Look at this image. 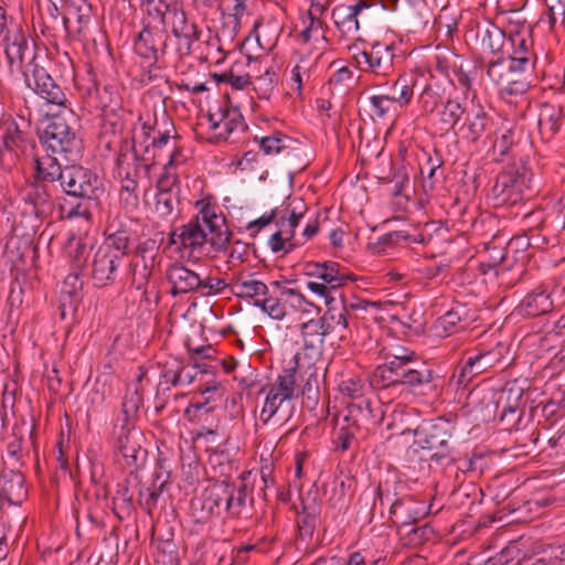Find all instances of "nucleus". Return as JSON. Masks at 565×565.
<instances>
[{
  "label": "nucleus",
  "mask_w": 565,
  "mask_h": 565,
  "mask_svg": "<svg viewBox=\"0 0 565 565\" xmlns=\"http://www.w3.org/2000/svg\"><path fill=\"white\" fill-rule=\"evenodd\" d=\"M142 402L139 388L129 387L122 398L120 416L117 417L111 433L114 449L122 456L126 465L135 470L142 467L148 457V450L143 447L145 436L135 425Z\"/></svg>",
  "instance_id": "f257e3e1"
},
{
  "label": "nucleus",
  "mask_w": 565,
  "mask_h": 565,
  "mask_svg": "<svg viewBox=\"0 0 565 565\" xmlns=\"http://www.w3.org/2000/svg\"><path fill=\"white\" fill-rule=\"evenodd\" d=\"M181 247L189 249L190 255H202L203 247L210 243L214 250H225L232 238L223 214L216 213V206L203 203L199 213L186 224L179 227Z\"/></svg>",
  "instance_id": "f03ea898"
},
{
  "label": "nucleus",
  "mask_w": 565,
  "mask_h": 565,
  "mask_svg": "<svg viewBox=\"0 0 565 565\" xmlns=\"http://www.w3.org/2000/svg\"><path fill=\"white\" fill-rule=\"evenodd\" d=\"M386 373L371 376V385L380 390L404 387L408 393L418 396H428L437 392L438 376L435 371L423 361H398L391 365Z\"/></svg>",
  "instance_id": "7ed1b4c3"
},
{
  "label": "nucleus",
  "mask_w": 565,
  "mask_h": 565,
  "mask_svg": "<svg viewBox=\"0 0 565 565\" xmlns=\"http://www.w3.org/2000/svg\"><path fill=\"white\" fill-rule=\"evenodd\" d=\"M97 181V175L88 169L75 164L65 166V175L58 184L64 193L60 210L65 218L90 217V203L96 198Z\"/></svg>",
  "instance_id": "20e7f679"
},
{
  "label": "nucleus",
  "mask_w": 565,
  "mask_h": 565,
  "mask_svg": "<svg viewBox=\"0 0 565 565\" xmlns=\"http://www.w3.org/2000/svg\"><path fill=\"white\" fill-rule=\"evenodd\" d=\"M456 424L445 417L424 420L414 430L415 444L431 450L429 461L449 467L456 465L461 455L455 447Z\"/></svg>",
  "instance_id": "39448f33"
},
{
  "label": "nucleus",
  "mask_w": 565,
  "mask_h": 565,
  "mask_svg": "<svg viewBox=\"0 0 565 565\" xmlns=\"http://www.w3.org/2000/svg\"><path fill=\"white\" fill-rule=\"evenodd\" d=\"M31 125L23 116L10 117L0 124V166L6 170L15 167L20 157L34 148Z\"/></svg>",
  "instance_id": "423d86ee"
},
{
  "label": "nucleus",
  "mask_w": 565,
  "mask_h": 565,
  "mask_svg": "<svg viewBox=\"0 0 565 565\" xmlns=\"http://www.w3.org/2000/svg\"><path fill=\"white\" fill-rule=\"evenodd\" d=\"M0 43L11 73L21 70L25 60L33 56V40L22 23L8 17L6 9L0 6Z\"/></svg>",
  "instance_id": "0eeeda50"
},
{
  "label": "nucleus",
  "mask_w": 565,
  "mask_h": 565,
  "mask_svg": "<svg viewBox=\"0 0 565 565\" xmlns=\"http://www.w3.org/2000/svg\"><path fill=\"white\" fill-rule=\"evenodd\" d=\"M532 173L525 166L510 168L500 172L492 186L495 204L514 205L530 199L534 191L531 189Z\"/></svg>",
  "instance_id": "6e6552de"
},
{
  "label": "nucleus",
  "mask_w": 565,
  "mask_h": 565,
  "mask_svg": "<svg viewBox=\"0 0 565 565\" xmlns=\"http://www.w3.org/2000/svg\"><path fill=\"white\" fill-rule=\"evenodd\" d=\"M505 352L507 349L502 343H498L490 350L465 351L463 358L456 366L452 380L456 381L457 386L466 387L478 375L501 364Z\"/></svg>",
  "instance_id": "1a4fd4ad"
},
{
  "label": "nucleus",
  "mask_w": 565,
  "mask_h": 565,
  "mask_svg": "<svg viewBox=\"0 0 565 565\" xmlns=\"http://www.w3.org/2000/svg\"><path fill=\"white\" fill-rule=\"evenodd\" d=\"M35 43L33 44V56L25 60L21 70L24 75L28 87L34 90L36 95L43 98L47 104L65 106L67 98L61 85L53 79L49 72L36 63Z\"/></svg>",
  "instance_id": "9d476101"
},
{
  "label": "nucleus",
  "mask_w": 565,
  "mask_h": 565,
  "mask_svg": "<svg viewBox=\"0 0 565 565\" xmlns=\"http://www.w3.org/2000/svg\"><path fill=\"white\" fill-rule=\"evenodd\" d=\"M355 47L351 46L350 50H355ZM394 56L393 44L375 41L371 44L370 49L354 51L352 60L362 72L387 75L393 66Z\"/></svg>",
  "instance_id": "9b49d317"
},
{
  "label": "nucleus",
  "mask_w": 565,
  "mask_h": 565,
  "mask_svg": "<svg viewBox=\"0 0 565 565\" xmlns=\"http://www.w3.org/2000/svg\"><path fill=\"white\" fill-rule=\"evenodd\" d=\"M40 142L46 152L66 154L75 148L76 134L65 118L56 115L50 118L40 135Z\"/></svg>",
  "instance_id": "f8f14e48"
},
{
  "label": "nucleus",
  "mask_w": 565,
  "mask_h": 565,
  "mask_svg": "<svg viewBox=\"0 0 565 565\" xmlns=\"http://www.w3.org/2000/svg\"><path fill=\"white\" fill-rule=\"evenodd\" d=\"M255 141L259 142V148L264 154H277L278 160L282 168L302 169V161L300 160V148L294 146L295 142L291 138L278 132L275 136L263 137Z\"/></svg>",
  "instance_id": "ddd939ff"
},
{
  "label": "nucleus",
  "mask_w": 565,
  "mask_h": 565,
  "mask_svg": "<svg viewBox=\"0 0 565 565\" xmlns=\"http://www.w3.org/2000/svg\"><path fill=\"white\" fill-rule=\"evenodd\" d=\"M168 35L150 23H143L142 30L134 40V51L149 63H158L160 56L166 54Z\"/></svg>",
  "instance_id": "4468645a"
},
{
  "label": "nucleus",
  "mask_w": 565,
  "mask_h": 565,
  "mask_svg": "<svg viewBox=\"0 0 565 565\" xmlns=\"http://www.w3.org/2000/svg\"><path fill=\"white\" fill-rule=\"evenodd\" d=\"M171 33L177 39V52L180 56L191 54L192 45L200 39V30L188 20L185 11L177 6L171 8Z\"/></svg>",
  "instance_id": "2eb2a0df"
},
{
  "label": "nucleus",
  "mask_w": 565,
  "mask_h": 565,
  "mask_svg": "<svg viewBox=\"0 0 565 565\" xmlns=\"http://www.w3.org/2000/svg\"><path fill=\"white\" fill-rule=\"evenodd\" d=\"M138 493V502L142 503L143 487L136 471H130L127 478L117 484V491L113 498V511L122 520L129 516L135 509V493Z\"/></svg>",
  "instance_id": "dca6fc26"
},
{
  "label": "nucleus",
  "mask_w": 565,
  "mask_h": 565,
  "mask_svg": "<svg viewBox=\"0 0 565 565\" xmlns=\"http://www.w3.org/2000/svg\"><path fill=\"white\" fill-rule=\"evenodd\" d=\"M252 471H245L241 475L238 483H230L227 481H222L220 483V489H223V491L226 492L223 503L225 504V510L231 516H239L242 509L245 508L247 503L253 505L254 498L248 483Z\"/></svg>",
  "instance_id": "f3484780"
},
{
  "label": "nucleus",
  "mask_w": 565,
  "mask_h": 565,
  "mask_svg": "<svg viewBox=\"0 0 565 565\" xmlns=\"http://www.w3.org/2000/svg\"><path fill=\"white\" fill-rule=\"evenodd\" d=\"M121 259L111 254L108 247L99 246L90 263V277L98 288L113 284L117 277Z\"/></svg>",
  "instance_id": "a211bd4d"
},
{
  "label": "nucleus",
  "mask_w": 565,
  "mask_h": 565,
  "mask_svg": "<svg viewBox=\"0 0 565 565\" xmlns=\"http://www.w3.org/2000/svg\"><path fill=\"white\" fill-rule=\"evenodd\" d=\"M388 511L393 524L399 529L415 525L428 514L425 501L417 500L408 493L395 505L393 503Z\"/></svg>",
  "instance_id": "6ab92c4d"
},
{
  "label": "nucleus",
  "mask_w": 565,
  "mask_h": 565,
  "mask_svg": "<svg viewBox=\"0 0 565 565\" xmlns=\"http://www.w3.org/2000/svg\"><path fill=\"white\" fill-rule=\"evenodd\" d=\"M226 492L220 489V484H214L205 489L201 495L191 501V513L195 523L207 522L220 509Z\"/></svg>",
  "instance_id": "aec40b11"
},
{
  "label": "nucleus",
  "mask_w": 565,
  "mask_h": 565,
  "mask_svg": "<svg viewBox=\"0 0 565 565\" xmlns=\"http://www.w3.org/2000/svg\"><path fill=\"white\" fill-rule=\"evenodd\" d=\"M492 126V117L479 105L477 109L467 111L465 121L459 126L458 135L463 140L476 143L483 135L491 132Z\"/></svg>",
  "instance_id": "412c9836"
},
{
  "label": "nucleus",
  "mask_w": 565,
  "mask_h": 565,
  "mask_svg": "<svg viewBox=\"0 0 565 565\" xmlns=\"http://www.w3.org/2000/svg\"><path fill=\"white\" fill-rule=\"evenodd\" d=\"M554 302L551 291L544 285H537L526 292L516 310L524 317H539L552 312Z\"/></svg>",
  "instance_id": "4be33fe9"
},
{
  "label": "nucleus",
  "mask_w": 565,
  "mask_h": 565,
  "mask_svg": "<svg viewBox=\"0 0 565 565\" xmlns=\"http://www.w3.org/2000/svg\"><path fill=\"white\" fill-rule=\"evenodd\" d=\"M0 494L13 505H20L26 499L25 479L19 468L4 467L1 470Z\"/></svg>",
  "instance_id": "5701e85b"
},
{
  "label": "nucleus",
  "mask_w": 565,
  "mask_h": 565,
  "mask_svg": "<svg viewBox=\"0 0 565 565\" xmlns=\"http://www.w3.org/2000/svg\"><path fill=\"white\" fill-rule=\"evenodd\" d=\"M407 493L406 483L399 478L395 471H387L384 473L376 486L374 507L380 503L381 507L399 502V500Z\"/></svg>",
  "instance_id": "b1692460"
},
{
  "label": "nucleus",
  "mask_w": 565,
  "mask_h": 565,
  "mask_svg": "<svg viewBox=\"0 0 565 565\" xmlns=\"http://www.w3.org/2000/svg\"><path fill=\"white\" fill-rule=\"evenodd\" d=\"M22 200L32 206V212L36 217H44L52 209V194L47 183L36 178L26 182Z\"/></svg>",
  "instance_id": "393cba45"
},
{
  "label": "nucleus",
  "mask_w": 565,
  "mask_h": 565,
  "mask_svg": "<svg viewBox=\"0 0 565 565\" xmlns=\"http://www.w3.org/2000/svg\"><path fill=\"white\" fill-rule=\"evenodd\" d=\"M166 277L171 285L170 294L173 297L195 291L202 285V279L195 271L178 263L168 267Z\"/></svg>",
  "instance_id": "a878e982"
},
{
  "label": "nucleus",
  "mask_w": 565,
  "mask_h": 565,
  "mask_svg": "<svg viewBox=\"0 0 565 565\" xmlns=\"http://www.w3.org/2000/svg\"><path fill=\"white\" fill-rule=\"evenodd\" d=\"M132 230L126 224H108L105 230V241L100 246H106L111 254L124 259L129 254Z\"/></svg>",
  "instance_id": "bb28decb"
},
{
  "label": "nucleus",
  "mask_w": 565,
  "mask_h": 565,
  "mask_svg": "<svg viewBox=\"0 0 565 565\" xmlns=\"http://www.w3.org/2000/svg\"><path fill=\"white\" fill-rule=\"evenodd\" d=\"M565 563V546L542 545L523 554L516 565H562Z\"/></svg>",
  "instance_id": "cd10ccee"
},
{
  "label": "nucleus",
  "mask_w": 565,
  "mask_h": 565,
  "mask_svg": "<svg viewBox=\"0 0 565 565\" xmlns=\"http://www.w3.org/2000/svg\"><path fill=\"white\" fill-rule=\"evenodd\" d=\"M310 267H316L318 271H308V275L317 276L338 295L341 286L355 279L353 275L344 273L341 265L335 262L313 263Z\"/></svg>",
  "instance_id": "c85d7f7f"
},
{
  "label": "nucleus",
  "mask_w": 565,
  "mask_h": 565,
  "mask_svg": "<svg viewBox=\"0 0 565 565\" xmlns=\"http://www.w3.org/2000/svg\"><path fill=\"white\" fill-rule=\"evenodd\" d=\"M65 175V166L58 162L57 158L51 152L44 156L34 157V173L32 178L44 181L46 183L57 182Z\"/></svg>",
  "instance_id": "c756f323"
},
{
  "label": "nucleus",
  "mask_w": 565,
  "mask_h": 565,
  "mask_svg": "<svg viewBox=\"0 0 565 565\" xmlns=\"http://www.w3.org/2000/svg\"><path fill=\"white\" fill-rule=\"evenodd\" d=\"M231 292L238 298L259 299V296L268 295V286L256 279L255 274L239 275L230 284Z\"/></svg>",
  "instance_id": "7c9ffc66"
},
{
  "label": "nucleus",
  "mask_w": 565,
  "mask_h": 565,
  "mask_svg": "<svg viewBox=\"0 0 565 565\" xmlns=\"http://www.w3.org/2000/svg\"><path fill=\"white\" fill-rule=\"evenodd\" d=\"M505 42L504 32L494 24L477 26L476 44L483 53L498 54Z\"/></svg>",
  "instance_id": "2f4dec72"
},
{
  "label": "nucleus",
  "mask_w": 565,
  "mask_h": 565,
  "mask_svg": "<svg viewBox=\"0 0 565 565\" xmlns=\"http://www.w3.org/2000/svg\"><path fill=\"white\" fill-rule=\"evenodd\" d=\"M564 116L563 107L552 103H543L541 106L539 128L543 137L547 139L557 134Z\"/></svg>",
  "instance_id": "473e14b6"
},
{
  "label": "nucleus",
  "mask_w": 565,
  "mask_h": 565,
  "mask_svg": "<svg viewBox=\"0 0 565 565\" xmlns=\"http://www.w3.org/2000/svg\"><path fill=\"white\" fill-rule=\"evenodd\" d=\"M362 4H339L332 9V19L337 29L344 35L359 31L356 15L361 13Z\"/></svg>",
  "instance_id": "72a5a7b5"
},
{
  "label": "nucleus",
  "mask_w": 565,
  "mask_h": 565,
  "mask_svg": "<svg viewBox=\"0 0 565 565\" xmlns=\"http://www.w3.org/2000/svg\"><path fill=\"white\" fill-rule=\"evenodd\" d=\"M132 151L134 154L131 159L134 161H143L148 162L154 158V153H150L149 146H145L142 152L136 148L134 140L127 139L126 141L120 142V147L118 148V154L116 157V172L117 174H122L125 171H129L130 162H129V152Z\"/></svg>",
  "instance_id": "f704fd0d"
},
{
  "label": "nucleus",
  "mask_w": 565,
  "mask_h": 565,
  "mask_svg": "<svg viewBox=\"0 0 565 565\" xmlns=\"http://www.w3.org/2000/svg\"><path fill=\"white\" fill-rule=\"evenodd\" d=\"M525 387L518 381H511L497 393L494 401L497 408L523 409V395Z\"/></svg>",
  "instance_id": "c9c22d12"
},
{
  "label": "nucleus",
  "mask_w": 565,
  "mask_h": 565,
  "mask_svg": "<svg viewBox=\"0 0 565 565\" xmlns=\"http://www.w3.org/2000/svg\"><path fill=\"white\" fill-rule=\"evenodd\" d=\"M467 111L466 107L458 100L449 98L443 104L438 113L439 122L446 131L451 130L458 135L459 126L462 124L461 119L466 117Z\"/></svg>",
  "instance_id": "e433bc0d"
},
{
  "label": "nucleus",
  "mask_w": 565,
  "mask_h": 565,
  "mask_svg": "<svg viewBox=\"0 0 565 565\" xmlns=\"http://www.w3.org/2000/svg\"><path fill=\"white\" fill-rule=\"evenodd\" d=\"M290 398L279 396L278 393L268 392L265 398L264 406L260 412V418L264 423H267L273 417L281 415L288 419L290 417L294 405Z\"/></svg>",
  "instance_id": "4c0bfd02"
},
{
  "label": "nucleus",
  "mask_w": 565,
  "mask_h": 565,
  "mask_svg": "<svg viewBox=\"0 0 565 565\" xmlns=\"http://www.w3.org/2000/svg\"><path fill=\"white\" fill-rule=\"evenodd\" d=\"M320 509L317 504L302 503L301 512L297 515V526L299 537L302 541L310 542L315 530L319 523Z\"/></svg>",
  "instance_id": "58836bf2"
},
{
  "label": "nucleus",
  "mask_w": 565,
  "mask_h": 565,
  "mask_svg": "<svg viewBox=\"0 0 565 565\" xmlns=\"http://www.w3.org/2000/svg\"><path fill=\"white\" fill-rule=\"evenodd\" d=\"M319 319H310L301 324L300 331L305 350L319 353L322 350L324 337L328 333L323 330Z\"/></svg>",
  "instance_id": "ea45409f"
},
{
  "label": "nucleus",
  "mask_w": 565,
  "mask_h": 565,
  "mask_svg": "<svg viewBox=\"0 0 565 565\" xmlns=\"http://www.w3.org/2000/svg\"><path fill=\"white\" fill-rule=\"evenodd\" d=\"M114 88L113 86L105 85L102 89L93 82L90 87H87L84 95L85 104L89 108V113L105 111L113 103Z\"/></svg>",
  "instance_id": "a19ab883"
},
{
  "label": "nucleus",
  "mask_w": 565,
  "mask_h": 565,
  "mask_svg": "<svg viewBox=\"0 0 565 565\" xmlns=\"http://www.w3.org/2000/svg\"><path fill=\"white\" fill-rule=\"evenodd\" d=\"M66 250L74 269L83 270L88 267V258L92 253V246L88 243L72 235L67 239Z\"/></svg>",
  "instance_id": "79ce46f5"
},
{
  "label": "nucleus",
  "mask_w": 565,
  "mask_h": 565,
  "mask_svg": "<svg viewBox=\"0 0 565 565\" xmlns=\"http://www.w3.org/2000/svg\"><path fill=\"white\" fill-rule=\"evenodd\" d=\"M416 82L417 77L414 74L399 75L391 88L392 94L388 96L399 106L408 105L413 98Z\"/></svg>",
  "instance_id": "37998d69"
},
{
  "label": "nucleus",
  "mask_w": 565,
  "mask_h": 565,
  "mask_svg": "<svg viewBox=\"0 0 565 565\" xmlns=\"http://www.w3.org/2000/svg\"><path fill=\"white\" fill-rule=\"evenodd\" d=\"M321 324L323 326V330L330 334L338 332L340 333V337L343 338L344 334L341 333V331H344L349 327L347 313L342 307L337 308L331 303L328 306V310L324 312V315L319 318Z\"/></svg>",
  "instance_id": "c03bdc74"
},
{
  "label": "nucleus",
  "mask_w": 565,
  "mask_h": 565,
  "mask_svg": "<svg viewBox=\"0 0 565 565\" xmlns=\"http://www.w3.org/2000/svg\"><path fill=\"white\" fill-rule=\"evenodd\" d=\"M297 367L286 369L270 385L268 392L278 393L279 396L288 397L291 401L298 397L297 393Z\"/></svg>",
  "instance_id": "a18cd8bd"
},
{
  "label": "nucleus",
  "mask_w": 565,
  "mask_h": 565,
  "mask_svg": "<svg viewBox=\"0 0 565 565\" xmlns=\"http://www.w3.org/2000/svg\"><path fill=\"white\" fill-rule=\"evenodd\" d=\"M90 4L86 0H68L63 7L62 23L70 26L72 19L79 24H86L89 21Z\"/></svg>",
  "instance_id": "49530a36"
},
{
  "label": "nucleus",
  "mask_w": 565,
  "mask_h": 565,
  "mask_svg": "<svg viewBox=\"0 0 565 565\" xmlns=\"http://www.w3.org/2000/svg\"><path fill=\"white\" fill-rule=\"evenodd\" d=\"M117 526H111L108 534L103 539L102 551L98 556V562L104 565H114L118 562V535Z\"/></svg>",
  "instance_id": "de8ad7c7"
},
{
  "label": "nucleus",
  "mask_w": 565,
  "mask_h": 565,
  "mask_svg": "<svg viewBox=\"0 0 565 565\" xmlns=\"http://www.w3.org/2000/svg\"><path fill=\"white\" fill-rule=\"evenodd\" d=\"M131 273V287L142 292V296H147L148 284L153 273V267L141 264L139 260H132L130 263Z\"/></svg>",
  "instance_id": "09e8293b"
},
{
  "label": "nucleus",
  "mask_w": 565,
  "mask_h": 565,
  "mask_svg": "<svg viewBox=\"0 0 565 565\" xmlns=\"http://www.w3.org/2000/svg\"><path fill=\"white\" fill-rule=\"evenodd\" d=\"M238 128L243 131L247 129L242 114L237 109L233 111L225 110L221 118V131L217 134V137L227 140L230 135Z\"/></svg>",
  "instance_id": "8fccbe9b"
},
{
  "label": "nucleus",
  "mask_w": 565,
  "mask_h": 565,
  "mask_svg": "<svg viewBox=\"0 0 565 565\" xmlns=\"http://www.w3.org/2000/svg\"><path fill=\"white\" fill-rule=\"evenodd\" d=\"M140 9L152 21L166 25L167 13L170 11V4L166 0H139Z\"/></svg>",
  "instance_id": "3c124183"
},
{
  "label": "nucleus",
  "mask_w": 565,
  "mask_h": 565,
  "mask_svg": "<svg viewBox=\"0 0 565 565\" xmlns=\"http://www.w3.org/2000/svg\"><path fill=\"white\" fill-rule=\"evenodd\" d=\"M405 359L408 361H416L418 360L417 354L415 351L409 350L404 347H398L395 349L394 353H386L385 362L379 366H376L372 373V376H376L383 373H386V371H390V366L395 364L396 362H403Z\"/></svg>",
  "instance_id": "603ef678"
},
{
  "label": "nucleus",
  "mask_w": 565,
  "mask_h": 565,
  "mask_svg": "<svg viewBox=\"0 0 565 565\" xmlns=\"http://www.w3.org/2000/svg\"><path fill=\"white\" fill-rule=\"evenodd\" d=\"M179 203V191L157 193L154 204L156 213L161 217H167L172 214Z\"/></svg>",
  "instance_id": "864d4df0"
},
{
  "label": "nucleus",
  "mask_w": 565,
  "mask_h": 565,
  "mask_svg": "<svg viewBox=\"0 0 565 565\" xmlns=\"http://www.w3.org/2000/svg\"><path fill=\"white\" fill-rule=\"evenodd\" d=\"M254 306L262 309L275 320H282L286 317V307L279 298L271 296H264L263 299L254 300Z\"/></svg>",
  "instance_id": "5fc2aeb1"
},
{
  "label": "nucleus",
  "mask_w": 565,
  "mask_h": 565,
  "mask_svg": "<svg viewBox=\"0 0 565 565\" xmlns=\"http://www.w3.org/2000/svg\"><path fill=\"white\" fill-rule=\"evenodd\" d=\"M301 395L303 397V404L307 408L313 409L320 397L319 391V379L316 372L308 374L305 384L301 388Z\"/></svg>",
  "instance_id": "6e6d98bb"
},
{
  "label": "nucleus",
  "mask_w": 565,
  "mask_h": 565,
  "mask_svg": "<svg viewBox=\"0 0 565 565\" xmlns=\"http://www.w3.org/2000/svg\"><path fill=\"white\" fill-rule=\"evenodd\" d=\"M277 82L278 76L276 72H274L271 68H267L263 75L256 78L254 85V90L256 92L258 98L269 99Z\"/></svg>",
  "instance_id": "4d7b16f0"
},
{
  "label": "nucleus",
  "mask_w": 565,
  "mask_h": 565,
  "mask_svg": "<svg viewBox=\"0 0 565 565\" xmlns=\"http://www.w3.org/2000/svg\"><path fill=\"white\" fill-rule=\"evenodd\" d=\"M19 428L14 427L7 445V461L11 468H19L22 459V435L18 431Z\"/></svg>",
  "instance_id": "13d9d810"
},
{
  "label": "nucleus",
  "mask_w": 565,
  "mask_h": 565,
  "mask_svg": "<svg viewBox=\"0 0 565 565\" xmlns=\"http://www.w3.org/2000/svg\"><path fill=\"white\" fill-rule=\"evenodd\" d=\"M159 248H160V245L157 239H154V238L145 239L143 242L138 244L136 247L135 253L137 256V260H139L141 264L154 267Z\"/></svg>",
  "instance_id": "bf43d9fd"
},
{
  "label": "nucleus",
  "mask_w": 565,
  "mask_h": 565,
  "mask_svg": "<svg viewBox=\"0 0 565 565\" xmlns=\"http://www.w3.org/2000/svg\"><path fill=\"white\" fill-rule=\"evenodd\" d=\"M427 158L424 164H420V174L427 173L428 188L431 190L436 182L437 171L443 167L444 160L440 151L434 149L431 153H426Z\"/></svg>",
  "instance_id": "052dcab7"
},
{
  "label": "nucleus",
  "mask_w": 565,
  "mask_h": 565,
  "mask_svg": "<svg viewBox=\"0 0 565 565\" xmlns=\"http://www.w3.org/2000/svg\"><path fill=\"white\" fill-rule=\"evenodd\" d=\"M459 320L460 319L451 308L449 311L437 319L435 323V330L437 331L438 335H450L461 329V323Z\"/></svg>",
  "instance_id": "680f3d73"
},
{
  "label": "nucleus",
  "mask_w": 565,
  "mask_h": 565,
  "mask_svg": "<svg viewBox=\"0 0 565 565\" xmlns=\"http://www.w3.org/2000/svg\"><path fill=\"white\" fill-rule=\"evenodd\" d=\"M355 4H362L361 13L356 15L359 28L369 26L382 13L381 6L376 0H358Z\"/></svg>",
  "instance_id": "e2e57ef3"
},
{
  "label": "nucleus",
  "mask_w": 565,
  "mask_h": 565,
  "mask_svg": "<svg viewBox=\"0 0 565 565\" xmlns=\"http://www.w3.org/2000/svg\"><path fill=\"white\" fill-rule=\"evenodd\" d=\"M351 488V480L348 479H335L332 494L329 498V504L331 508L341 511L347 504V494Z\"/></svg>",
  "instance_id": "0e129e2a"
},
{
  "label": "nucleus",
  "mask_w": 565,
  "mask_h": 565,
  "mask_svg": "<svg viewBox=\"0 0 565 565\" xmlns=\"http://www.w3.org/2000/svg\"><path fill=\"white\" fill-rule=\"evenodd\" d=\"M514 145V131L511 128L497 132V137L492 142L493 154L500 158L508 156Z\"/></svg>",
  "instance_id": "69168bd1"
},
{
  "label": "nucleus",
  "mask_w": 565,
  "mask_h": 565,
  "mask_svg": "<svg viewBox=\"0 0 565 565\" xmlns=\"http://www.w3.org/2000/svg\"><path fill=\"white\" fill-rule=\"evenodd\" d=\"M364 104L372 117L383 118L394 105V100L388 95H379L370 97Z\"/></svg>",
  "instance_id": "338daca9"
},
{
  "label": "nucleus",
  "mask_w": 565,
  "mask_h": 565,
  "mask_svg": "<svg viewBox=\"0 0 565 565\" xmlns=\"http://www.w3.org/2000/svg\"><path fill=\"white\" fill-rule=\"evenodd\" d=\"M500 409V416L499 420L503 426V429L505 430H520L521 429V422L524 414L523 409Z\"/></svg>",
  "instance_id": "774afa93"
}]
</instances>
